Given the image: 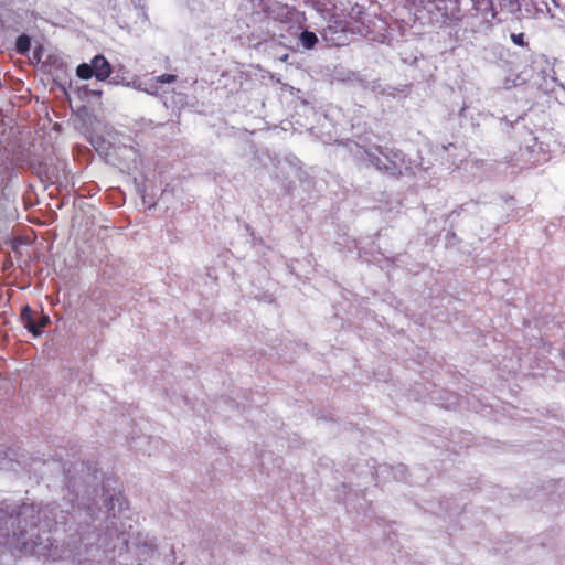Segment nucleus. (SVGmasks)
Here are the masks:
<instances>
[{
	"mask_svg": "<svg viewBox=\"0 0 565 565\" xmlns=\"http://www.w3.org/2000/svg\"><path fill=\"white\" fill-rule=\"evenodd\" d=\"M367 158L371 164L379 171L387 172L394 177L401 174V170L397 166L391 161L387 156H383L380 147H375L373 150L367 151Z\"/></svg>",
	"mask_w": 565,
	"mask_h": 565,
	"instance_id": "obj_1",
	"label": "nucleus"
},
{
	"mask_svg": "<svg viewBox=\"0 0 565 565\" xmlns=\"http://www.w3.org/2000/svg\"><path fill=\"white\" fill-rule=\"evenodd\" d=\"M94 76L98 81L107 79L111 74V66L104 55H96L92 60Z\"/></svg>",
	"mask_w": 565,
	"mask_h": 565,
	"instance_id": "obj_2",
	"label": "nucleus"
},
{
	"mask_svg": "<svg viewBox=\"0 0 565 565\" xmlns=\"http://www.w3.org/2000/svg\"><path fill=\"white\" fill-rule=\"evenodd\" d=\"M22 324L34 335H40L39 326L34 321L33 312L30 306H24L20 313Z\"/></svg>",
	"mask_w": 565,
	"mask_h": 565,
	"instance_id": "obj_3",
	"label": "nucleus"
},
{
	"mask_svg": "<svg viewBox=\"0 0 565 565\" xmlns=\"http://www.w3.org/2000/svg\"><path fill=\"white\" fill-rule=\"evenodd\" d=\"M300 41L306 49L311 50L318 43V38L313 32L305 30L300 35Z\"/></svg>",
	"mask_w": 565,
	"mask_h": 565,
	"instance_id": "obj_4",
	"label": "nucleus"
},
{
	"mask_svg": "<svg viewBox=\"0 0 565 565\" xmlns=\"http://www.w3.org/2000/svg\"><path fill=\"white\" fill-rule=\"evenodd\" d=\"M31 47L30 38L25 34L18 36L15 41V50L20 54H25Z\"/></svg>",
	"mask_w": 565,
	"mask_h": 565,
	"instance_id": "obj_5",
	"label": "nucleus"
},
{
	"mask_svg": "<svg viewBox=\"0 0 565 565\" xmlns=\"http://www.w3.org/2000/svg\"><path fill=\"white\" fill-rule=\"evenodd\" d=\"M76 74L82 79H89L94 76V70L90 64L82 63L76 68Z\"/></svg>",
	"mask_w": 565,
	"mask_h": 565,
	"instance_id": "obj_6",
	"label": "nucleus"
},
{
	"mask_svg": "<svg viewBox=\"0 0 565 565\" xmlns=\"http://www.w3.org/2000/svg\"><path fill=\"white\" fill-rule=\"evenodd\" d=\"M177 75L174 74H162V75H159L154 78L156 83H159V84H171V83H174L177 81Z\"/></svg>",
	"mask_w": 565,
	"mask_h": 565,
	"instance_id": "obj_7",
	"label": "nucleus"
},
{
	"mask_svg": "<svg viewBox=\"0 0 565 565\" xmlns=\"http://www.w3.org/2000/svg\"><path fill=\"white\" fill-rule=\"evenodd\" d=\"M351 19H354L358 22H362V15H364L363 8L360 6H355L351 9L349 13Z\"/></svg>",
	"mask_w": 565,
	"mask_h": 565,
	"instance_id": "obj_8",
	"label": "nucleus"
},
{
	"mask_svg": "<svg viewBox=\"0 0 565 565\" xmlns=\"http://www.w3.org/2000/svg\"><path fill=\"white\" fill-rule=\"evenodd\" d=\"M512 42L518 46H527L529 44L524 41V34L523 33H512L510 35Z\"/></svg>",
	"mask_w": 565,
	"mask_h": 565,
	"instance_id": "obj_9",
	"label": "nucleus"
},
{
	"mask_svg": "<svg viewBox=\"0 0 565 565\" xmlns=\"http://www.w3.org/2000/svg\"><path fill=\"white\" fill-rule=\"evenodd\" d=\"M49 322L50 318L46 315H41L39 321L35 323L39 326V331L41 332V329L44 328Z\"/></svg>",
	"mask_w": 565,
	"mask_h": 565,
	"instance_id": "obj_10",
	"label": "nucleus"
}]
</instances>
